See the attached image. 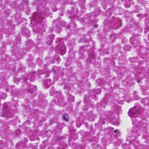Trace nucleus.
I'll return each mask as SVG.
<instances>
[{
    "instance_id": "obj_1",
    "label": "nucleus",
    "mask_w": 149,
    "mask_h": 149,
    "mask_svg": "<svg viewBox=\"0 0 149 149\" xmlns=\"http://www.w3.org/2000/svg\"><path fill=\"white\" fill-rule=\"evenodd\" d=\"M55 42L57 43L56 45L57 49H58L63 54H65L66 52V48L64 44L63 40L60 38H58Z\"/></svg>"
},
{
    "instance_id": "obj_2",
    "label": "nucleus",
    "mask_w": 149,
    "mask_h": 149,
    "mask_svg": "<svg viewBox=\"0 0 149 149\" xmlns=\"http://www.w3.org/2000/svg\"><path fill=\"white\" fill-rule=\"evenodd\" d=\"M140 113L139 110V107L138 106H136L130 109L128 112V115L131 118L132 117H137V116Z\"/></svg>"
},
{
    "instance_id": "obj_3",
    "label": "nucleus",
    "mask_w": 149,
    "mask_h": 149,
    "mask_svg": "<svg viewBox=\"0 0 149 149\" xmlns=\"http://www.w3.org/2000/svg\"><path fill=\"white\" fill-rule=\"evenodd\" d=\"M109 23L112 25L115 26V28H113V29H117L122 25V22L121 19H116L114 18L112 19L110 22Z\"/></svg>"
},
{
    "instance_id": "obj_4",
    "label": "nucleus",
    "mask_w": 149,
    "mask_h": 149,
    "mask_svg": "<svg viewBox=\"0 0 149 149\" xmlns=\"http://www.w3.org/2000/svg\"><path fill=\"white\" fill-rule=\"evenodd\" d=\"M33 20L36 22L40 23L43 19L42 14L38 12H34L32 15Z\"/></svg>"
},
{
    "instance_id": "obj_5",
    "label": "nucleus",
    "mask_w": 149,
    "mask_h": 149,
    "mask_svg": "<svg viewBox=\"0 0 149 149\" xmlns=\"http://www.w3.org/2000/svg\"><path fill=\"white\" fill-rule=\"evenodd\" d=\"M26 91L31 93L33 97L35 96L37 94V88L35 86L30 85L26 89Z\"/></svg>"
},
{
    "instance_id": "obj_6",
    "label": "nucleus",
    "mask_w": 149,
    "mask_h": 149,
    "mask_svg": "<svg viewBox=\"0 0 149 149\" xmlns=\"http://www.w3.org/2000/svg\"><path fill=\"white\" fill-rule=\"evenodd\" d=\"M10 92L13 96H17L18 97H23V93L20 90H18L16 89H10Z\"/></svg>"
},
{
    "instance_id": "obj_7",
    "label": "nucleus",
    "mask_w": 149,
    "mask_h": 149,
    "mask_svg": "<svg viewBox=\"0 0 149 149\" xmlns=\"http://www.w3.org/2000/svg\"><path fill=\"white\" fill-rule=\"evenodd\" d=\"M11 110L8 109L4 111L1 115V116L6 118H9V117H13L14 116L11 113Z\"/></svg>"
},
{
    "instance_id": "obj_8",
    "label": "nucleus",
    "mask_w": 149,
    "mask_h": 149,
    "mask_svg": "<svg viewBox=\"0 0 149 149\" xmlns=\"http://www.w3.org/2000/svg\"><path fill=\"white\" fill-rule=\"evenodd\" d=\"M22 34L26 38H28L30 36V32L28 28L26 27H22L21 29Z\"/></svg>"
},
{
    "instance_id": "obj_9",
    "label": "nucleus",
    "mask_w": 149,
    "mask_h": 149,
    "mask_svg": "<svg viewBox=\"0 0 149 149\" xmlns=\"http://www.w3.org/2000/svg\"><path fill=\"white\" fill-rule=\"evenodd\" d=\"M55 35L53 34L49 35L47 38L46 40V43L49 45H50L53 42L54 39L55 37Z\"/></svg>"
},
{
    "instance_id": "obj_10",
    "label": "nucleus",
    "mask_w": 149,
    "mask_h": 149,
    "mask_svg": "<svg viewBox=\"0 0 149 149\" xmlns=\"http://www.w3.org/2000/svg\"><path fill=\"white\" fill-rule=\"evenodd\" d=\"M51 80L50 79H45L43 83L42 84L46 87L49 88L51 85Z\"/></svg>"
},
{
    "instance_id": "obj_11",
    "label": "nucleus",
    "mask_w": 149,
    "mask_h": 149,
    "mask_svg": "<svg viewBox=\"0 0 149 149\" xmlns=\"http://www.w3.org/2000/svg\"><path fill=\"white\" fill-rule=\"evenodd\" d=\"M139 127L137 126H134L133 127L131 130L133 136L135 137L139 135L138 133Z\"/></svg>"
},
{
    "instance_id": "obj_12",
    "label": "nucleus",
    "mask_w": 149,
    "mask_h": 149,
    "mask_svg": "<svg viewBox=\"0 0 149 149\" xmlns=\"http://www.w3.org/2000/svg\"><path fill=\"white\" fill-rule=\"evenodd\" d=\"M26 48L28 50H30L31 48L33 46V43L32 40H28L26 42Z\"/></svg>"
},
{
    "instance_id": "obj_13",
    "label": "nucleus",
    "mask_w": 149,
    "mask_h": 149,
    "mask_svg": "<svg viewBox=\"0 0 149 149\" xmlns=\"http://www.w3.org/2000/svg\"><path fill=\"white\" fill-rule=\"evenodd\" d=\"M36 73V71H33L29 74L28 77H30V80L31 81H33L35 80L36 77L34 74Z\"/></svg>"
},
{
    "instance_id": "obj_14",
    "label": "nucleus",
    "mask_w": 149,
    "mask_h": 149,
    "mask_svg": "<svg viewBox=\"0 0 149 149\" xmlns=\"http://www.w3.org/2000/svg\"><path fill=\"white\" fill-rule=\"evenodd\" d=\"M111 97L109 94H107L106 96L103 98L102 102H104L105 104H107L109 102L110 99Z\"/></svg>"
},
{
    "instance_id": "obj_15",
    "label": "nucleus",
    "mask_w": 149,
    "mask_h": 149,
    "mask_svg": "<svg viewBox=\"0 0 149 149\" xmlns=\"http://www.w3.org/2000/svg\"><path fill=\"white\" fill-rule=\"evenodd\" d=\"M28 141V140L26 138H24V139L22 140V141L17 143L16 145V146L18 147L19 146H20V147L22 146H24L25 145V143L26 142Z\"/></svg>"
},
{
    "instance_id": "obj_16",
    "label": "nucleus",
    "mask_w": 149,
    "mask_h": 149,
    "mask_svg": "<svg viewBox=\"0 0 149 149\" xmlns=\"http://www.w3.org/2000/svg\"><path fill=\"white\" fill-rule=\"evenodd\" d=\"M86 16L87 17H88L89 18H92V15H91V14H88L86 15ZM93 17V19H92V18H90L89 20V22L91 23L94 22H98V21L97 19H95L94 18V17Z\"/></svg>"
},
{
    "instance_id": "obj_17",
    "label": "nucleus",
    "mask_w": 149,
    "mask_h": 149,
    "mask_svg": "<svg viewBox=\"0 0 149 149\" xmlns=\"http://www.w3.org/2000/svg\"><path fill=\"white\" fill-rule=\"evenodd\" d=\"M68 97V99L69 101L71 102H73L74 100V96L72 95L69 93H67Z\"/></svg>"
},
{
    "instance_id": "obj_18",
    "label": "nucleus",
    "mask_w": 149,
    "mask_h": 149,
    "mask_svg": "<svg viewBox=\"0 0 149 149\" xmlns=\"http://www.w3.org/2000/svg\"><path fill=\"white\" fill-rule=\"evenodd\" d=\"M88 116L91 120L94 121V120L95 116L93 113L92 111H90L88 113Z\"/></svg>"
},
{
    "instance_id": "obj_19",
    "label": "nucleus",
    "mask_w": 149,
    "mask_h": 149,
    "mask_svg": "<svg viewBox=\"0 0 149 149\" xmlns=\"http://www.w3.org/2000/svg\"><path fill=\"white\" fill-rule=\"evenodd\" d=\"M61 21L60 20H58L56 24V26H54V27H56L57 28H58L59 27H62L64 26L65 25V23H63L62 22H61Z\"/></svg>"
},
{
    "instance_id": "obj_20",
    "label": "nucleus",
    "mask_w": 149,
    "mask_h": 149,
    "mask_svg": "<svg viewBox=\"0 0 149 149\" xmlns=\"http://www.w3.org/2000/svg\"><path fill=\"white\" fill-rule=\"evenodd\" d=\"M49 10L48 8L45 7L43 8L42 11L44 14L47 15V14H49Z\"/></svg>"
},
{
    "instance_id": "obj_21",
    "label": "nucleus",
    "mask_w": 149,
    "mask_h": 149,
    "mask_svg": "<svg viewBox=\"0 0 149 149\" xmlns=\"http://www.w3.org/2000/svg\"><path fill=\"white\" fill-rule=\"evenodd\" d=\"M31 141H34L35 140L37 139L38 138H39L38 136L37 135H35V134L33 133V134H31Z\"/></svg>"
},
{
    "instance_id": "obj_22",
    "label": "nucleus",
    "mask_w": 149,
    "mask_h": 149,
    "mask_svg": "<svg viewBox=\"0 0 149 149\" xmlns=\"http://www.w3.org/2000/svg\"><path fill=\"white\" fill-rule=\"evenodd\" d=\"M63 119L65 121L67 122L68 121L69 118L68 114L66 113H64L62 116Z\"/></svg>"
},
{
    "instance_id": "obj_23",
    "label": "nucleus",
    "mask_w": 149,
    "mask_h": 149,
    "mask_svg": "<svg viewBox=\"0 0 149 149\" xmlns=\"http://www.w3.org/2000/svg\"><path fill=\"white\" fill-rule=\"evenodd\" d=\"M123 49L126 51H128L131 49V47L129 45H126L124 46Z\"/></svg>"
},
{
    "instance_id": "obj_24",
    "label": "nucleus",
    "mask_w": 149,
    "mask_h": 149,
    "mask_svg": "<svg viewBox=\"0 0 149 149\" xmlns=\"http://www.w3.org/2000/svg\"><path fill=\"white\" fill-rule=\"evenodd\" d=\"M47 104V102L46 100L44 99L42 100V102L40 103L41 106H46Z\"/></svg>"
},
{
    "instance_id": "obj_25",
    "label": "nucleus",
    "mask_w": 149,
    "mask_h": 149,
    "mask_svg": "<svg viewBox=\"0 0 149 149\" xmlns=\"http://www.w3.org/2000/svg\"><path fill=\"white\" fill-rule=\"evenodd\" d=\"M125 7L126 8H129L131 4L129 1H126L124 4Z\"/></svg>"
},
{
    "instance_id": "obj_26",
    "label": "nucleus",
    "mask_w": 149,
    "mask_h": 149,
    "mask_svg": "<svg viewBox=\"0 0 149 149\" xmlns=\"http://www.w3.org/2000/svg\"><path fill=\"white\" fill-rule=\"evenodd\" d=\"M57 100V101L60 103L61 104L63 102V99L62 98H60L59 97H57L56 98Z\"/></svg>"
},
{
    "instance_id": "obj_27",
    "label": "nucleus",
    "mask_w": 149,
    "mask_h": 149,
    "mask_svg": "<svg viewBox=\"0 0 149 149\" xmlns=\"http://www.w3.org/2000/svg\"><path fill=\"white\" fill-rule=\"evenodd\" d=\"M21 80L20 79H16L15 77H14L13 79V81L16 84H18V83Z\"/></svg>"
},
{
    "instance_id": "obj_28",
    "label": "nucleus",
    "mask_w": 149,
    "mask_h": 149,
    "mask_svg": "<svg viewBox=\"0 0 149 149\" xmlns=\"http://www.w3.org/2000/svg\"><path fill=\"white\" fill-rule=\"evenodd\" d=\"M64 88L65 89H70V87L69 84H65L64 86Z\"/></svg>"
},
{
    "instance_id": "obj_29",
    "label": "nucleus",
    "mask_w": 149,
    "mask_h": 149,
    "mask_svg": "<svg viewBox=\"0 0 149 149\" xmlns=\"http://www.w3.org/2000/svg\"><path fill=\"white\" fill-rule=\"evenodd\" d=\"M89 57L90 58L93 59H94L95 58V55L93 53H91L89 54Z\"/></svg>"
},
{
    "instance_id": "obj_30",
    "label": "nucleus",
    "mask_w": 149,
    "mask_h": 149,
    "mask_svg": "<svg viewBox=\"0 0 149 149\" xmlns=\"http://www.w3.org/2000/svg\"><path fill=\"white\" fill-rule=\"evenodd\" d=\"M114 132L116 134V135L117 136H120V134L118 130H115Z\"/></svg>"
},
{
    "instance_id": "obj_31",
    "label": "nucleus",
    "mask_w": 149,
    "mask_h": 149,
    "mask_svg": "<svg viewBox=\"0 0 149 149\" xmlns=\"http://www.w3.org/2000/svg\"><path fill=\"white\" fill-rule=\"evenodd\" d=\"M16 134L17 136H18L21 132V130L19 129L16 130L15 131Z\"/></svg>"
},
{
    "instance_id": "obj_32",
    "label": "nucleus",
    "mask_w": 149,
    "mask_h": 149,
    "mask_svg": "<svg viewBox=\"0 0 149 149\" xmlns=\"http://www.w3.org/2000/svg\"><path fill=\"white\" fill-rule=\"evenodd\" d=\"M50 92L51 93L53 94L55 93V92L57 93L58 92L57 91H54V87H53L52 88V89H51L50 91Z\"/></svg>"
},
{
    "instance_id": "obj_33",
    "label": "nucleus",
    "mask_w": 149,
    "mask_h": 149,
    "mask_svg": "<svg viewBox=\"0 0 149 149\" xmlns=\"http://www.w3.org/2000/svg\"><path fill=\"white\" fill-rule=\"evenodd\" d=\"M81 125V123L77 121L76 122V125L77 127H79Z\"/></svg>"
},
{
    "instance_id": "obj_34",
    "label": "nucleus",
    "mask_w": 149,
    "mask_h": 149,
    "mask_svg": "<svg viewBox=\"0 0 149 149\" xmlns=\"http://www.w3.org/2000/svg\"><path fill=\"white\" fill-rule=\"evenodd\" d=\"M137 1L139 4H143L145 3L144 0H137Z\"/></svg>"
},
{
    "instance_id": "obj_35",
    "label": "nucleus",
    "mask_w": 149,
    "mask_h": 149,
    "mask_svg": "<svg viewBox=\"0 0 149 149\" xmlns=\"http://www.w3.org/2000/svg\"><path fill=\"white\" fill-rule=\"evenodd\" d=\"M38 120L40 121L41 122H44L45 120V119L44 118H41L39 117L38 118Z\"/></svg>"
},
{
    "instance_id": "obj_36",
    "label": "nucleus",
    "mask_w": 149,
    "mask_h": 149,
    "mask_svg": "<svg viewBox=\"0 0 149 149\" xmlns=\"http://www.w3.org/2000/svg\"><path fill=\"white\" fill-rule=\"evenodd\" d=\"M82 108L85 111H87L88 109V107L85 106H83Z\"/></svg>"
},
{
    "instance_id": "obj_37",
    "label": "nucleus",
    "mask_w": 149,
    "mask_h": 149,
    "mask_svg": "<svg viewBox=\"0 0 149 149\" xmlns=\"http://www.w3.org/2000/svg\"><path fill=\"white\" fill-rule=\"evenodd\" d=\"M93 125H91L90 126V130L92 132H93L94 131L93 127Z\"/></svg>"
},
{
    "instance_id": "obj_38",
    "label": "nucleus",
    "mask_w": 149,
    "mask_h": 149,
    "mask_svg": "<svg viewBox=\"0 0 149 149\" xmlns=\"http://www.w3.org/2000/svg\"><path fill=\"white\" fill-rule=\"evenodd\" d=\"M141 127H143V129L144 127H145L146 125V124H142V125H141Z\"/></svg>"
},
{
    "instance_id": "obj_39",
    "label": "nucleus",
    "mask_w": 149,
    "mask_h": 149,
    "mask_svg": "<svg viewBox=\"0 0 149 149\" xmlns=\"http://www.w3.org/2000/svg\"><path fill=\"white\" fill-rule=\"evenodd\" d=\"M87 98H88V97L86 96L85 97H84V100H85L86 101V102L88 103V101L87 100Z\"/></svg>"
},
{
    "instance_id": "obj_40",
    "label": "nucleus",
    "mask_w": 149,
    "mask_h": 149,
    "mask_svg": "<svg viewBox=\"0 0 149 149\" xmlns=\"http://www.w3.org/2000/svg\"><path fill=\"white\" fill-rule=\"evenodd\" d=\"M52 70H53V72H54V74H57L58 75H60V74H59V73L58 72L57 70H56V71L54 70L53 69H52Z\"/></svg>"
},
{
    "instance_id": "obj_41",
    "label": "nucleus",
    "mask_w": 149,
    "mask_h": 149,
    "mask_svg": "<svg viewBox=\"0 0 149 149\" xmlns=\"http://www.w3.org/2000/svg\"><path fill=\"white\" fill-rule=\"evenodd\" d=\"M93 26H94V28H97V27L98 26V25L96 23H95L94 24Z\"/></svg>"
},
{
    "instance_id": "obj_42",
    "label": "nucleus",
    "mask_w": 149,
    "mask_h": 149,
    "mask_svg": "<svg viewBox=\"0 0 149 149\" xmlns=\"http://www.w3.org/2000/svg\"><path fill=\"white\" fill-rule=\"evenodd\" d=\"M49 31L51 33L53 32L54 31V30L53 28H50L49 30Z\"/></svg>"
},
{
    "instance_id": "obj_43",
    "label": "nucleus",
    "mask_w": 149,
    "mask_h": 149,
    "mask_svg": "<svg viewBox=\"0 0 149 149\" xmlns=\"http://www.w3.org/2000/svg\"><path fill=\"white\" fill-rule=\"evenodd\" d=\"M85 125L86 126V127H88V125L87 123H85Z\"/></svg>"
},
{
    "instance_id": "obj_44",
    "label": "nucleus",
    "mask_w": 149,
    "mask_h": 149,
    "mask_svg": "<svg viewBox=\"0 0 149 149\" xmlns=\"http://www.w3.org/2000/svg\"><path fill=\"white\" fill-rule=\"evenodd\" d=\"M49 73H47V74H45V77H47L49 76Z\"/></svg>"
},
{
    "instance_id": "obj_45",
    "label": "nucleus",
    "mask_w": 149,
    "mask_h": 149,
    "mask_svg": "<svg viewBox=\"0 0 149 149\" xmlns=\"http://www.w3.org/2000/svg\"><path fill=\"white\" fill-rule=\"evenodd\" d=\"M108 117L109 119V120H111V121H113V119H112L111 117H110L109 116H108Z\"/></svg>"
},
{
    "instance_id": "obj_46",
    "label": "nucleus",
    "mask_w": 149,
    "mask_h": 149,
    "mask_svg": "<svg viewBox=\"0 0 149 149\" xmlns=\"http://www.w3.org/2000/svg\"><path fill=\"white\" fill-rule=\"evenodd\" d=\"M26 61L28 62H29L30 61V60L28 58L26 60Z\"/></svg>"
},
{
    "instance_id": "obj_47",
    "label": "nucleus",
    "mask_w": 149,
    "mask_h": 149,
    "mask_svg": "<svg viewBox=\"0 0 149 149\" xmlns=\"http://www.w3.org/2000/svg\"><path fill=\"white\" fill-rule=\"evenodd\" d=\"M94 97H95V100H97L98 99H97V97L96 96H94Z\"/></svg>"
},
{
    "instance_id": "obj_48",
    "label": "nucleus",
    "mask_w": 149,
    "mask_h": 149,
    "mask_svg": "<svg viewBox=\"0 0 149 149\" xmlns=\"http://www.w3.org/2000/svg\"><path fill=\"white\" fill-rule=\"evenodd\" d=\"M83 2L84 3H86L85 0H83Z\"/></svg>"
},
{
    "instance_id": "obj_49",
    "label": "nucleus",
    "mask_w": 149,
    "mask_h": 149,
    "mask_svg": "<svg viewBox=\"0 0 149 149\" xmlns=\"http://www.w3.org/2000/svg\"><path fill=\"white\" fill-rule=\"evenodd\" d=\"M57 60L58 61H61V59L60 58H58Z\"/></svg>"
},
{
    "instance_id": "obj_50",
    "label": "nucleus",
    "mask_w": 149,
    "mask_h": 149,
    "mask_svg": "<svg viewBox=\"0 0 149 149\" xmlns=\"http://www.w3.org/2000/svg\"><path fill=\"white\" fill-rule=\"evenodd\" d=\"M74 4V2H71V5H73Z\"/></svg>"
},
{
    "instance_id": "obj_51",
    "label": "nucleus",
    "mask_w": 149,
    "mask_h": 149,
    "mask_svg": "<svg viewBox=\"0 0 149 149\" xmlns=\"http://www.w3.org/2000/svg\"><path fill=\"white\" fill-rule=\"evenodd\" d=\"M26 3L27 4H28V1L27 0H26Z\"/></svg>"
},
{
    "instance_id": "obj_52",
    "label": "nucleus",
    "mask_w": 149,
    "mask_h": 149,
    "mask_svg": "<svg viewBox=\"0 0 149 149\" xmlns=\"http://www.w3.org/2000/svg\"><path fill=\"white\" fill-rule=\"evenodd\" d=\"M53 25H54V23H56V22L55 21H54V22H53Z\"/></svg>"
},
{
    "instance_id": "obj_53",
    "label": "nucleus",
    "mask_w": 149,
    "mask_h": 149,
    "mask_svg": "<svg viewBox=\"0 0 149 149\" xmlns=\"http://www.w3.org/2000/svg\"><path fill=\"white\" fill-rule=\"evenodd\" d=\"M106 54H109V53L108 52H107L106 53Z\"/></svg>"
},
{
    "instance_id": "obj_54",
    "label": "nucleus",
    "mask_w": 149,
    "mask_h": 149,
    "mask_svg": "<svg viewBox=\"0 0 149 149\" xmlns=\"http://www.w3.org/2000/svg\"><path fill=\"white\" fill-rule=\"evenodd\" d=\"M61 74H63V72H62V71H61Z\"/></svg>"
},
{
    "instance_id": "obj_55",
    "label": "nucleus",
    "mask_w": 149,
    "mask_h": 149,
    "mask_svg": "<svg viewBox=\"0 0 149 149\" xmlns=\"http://www.w3.org/2000/svg\"><path fill=\"white\" fill-rule=\"evenodd\" d=\"M98 91H100V92H101V91H100V89H98Z\"/></svg>"
},
{
    "instance_id": "obj_56",
    "label": "nucleus",
    "mask_w": 149,
    "mask_h": 149,
    "mask_svg": "<svg viewBox=\"0 0 149 149\" xmlns=\"http://www.w3.org/2000/svg\"><path fill=\"white\" fill-rule=\"evenodd\" d=\"M7 85H8L7 84V83H6V86H7Z\"/></svg>"
},
{
    "instance_id": "obj_57",
    "label": "nucleus",
    "mask_w": 149,
    "mask_h": 149,
    "mask_svg": "<svg viewBox=\"0 0 149 149\" xmlns=\"http://www.w3.org/2000/svg\"><path fill=\"white\" fill-rule=\"evenodd\" d=\"M86 59L87 61H88V59Z\"/></svg>"
},
{
    "instance_id": "obj_58",
    "label": "nucleus",
    "mask_w": 149,
    "mask_h": 149,
    "mask_svg": "<svg viewBox=\"0 0 149 149\" xmlns=\"http://www.w3.org/2000/svg\"><path fill=\"white\" fill-rule=\"evenodd\" d=\"M135 45H134V47H135Z\"/></svg>"
},
{
    "instance_id": "obj_59",
    "label": "nucleus",
    "mask_w": 149,
    "mask_h": 149,
    "mask_svg": "<svg viewBox=\"0 0 149 149\" xmlns=\"http://www.w3.org/2000/svg\"><path fill=\"white\" fill-rule=\"evenodd\" d=\"M144 99H147V100H148L147 98Z\"/></svg>"
},
{
    "instance_id": "obj_60",
    "label": "nucleus",
    "mask_w": 149,
    "mask_h": 149,
    "mask_svg": "<svg viewBox=\"0 0 149 149\" xmlns=\"http://www.w3.org/2000/svg\"><path fill=\"white\" fill-rule=\"evenodd\" d=\"M58 140H59V139H58Z\"/></svg>"
},
{
    "instance_id": "obj_61",
    "label": "nucleus",
    "mask_w": 149,
    "mask_h": 149,
    "mask_svg": "<svg viewBox=\"0 0 149 149\" xmlns=\"http://www.w3.org/2000/svg\"><path fill=\"white\" fill-rule=\"evenodd\" d=\"M76 27V26H74V28H75Z\"/></svg>"
},
{
    "instance_id": "obj_62",
    "label": "nucleus",
    "mask_w": 149,
    "mask_h": 149,
    "mask_svg": "<svg viewBox=\"0 0 149 149\" xmlns=\"http://www.w3.org/2000/svg\"><path fill=\"white\" fill-rule=\"evenodd\" d=\"M103 123H104L105 122H103Z\"/></svg>"
},
{
    "instance_id": "obj_63",
    "label": "nucleus",
    "mask_w": 149,
    "mask_h": 149,
    "mask_svg": "<svg viewBox=\"0 0 149 149\" xmlns=\"http://www.w3.org/2000/svg\"><path fill=\"white\" fill-rule=\"evenodd\" d=\"M103 123H104L105 122H103Z\"/></svg>"
},
{
    "instance_id": "obj_64",
    "label": "nucleus",
    "mask_w": 149,
    "mask_h": 149,
    "mask_svg": "<svg viewBox=\"0 0 149 149\" xmlns=\"http://www.w3.org/2000/svg\"><path fill=\"white\" fill-rule=\"evenodd\" d=\"M147 149H149V148H148Z\"/></svg>"
}]
</instances>
